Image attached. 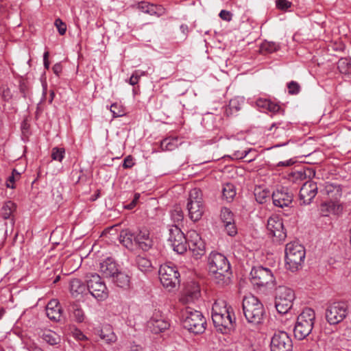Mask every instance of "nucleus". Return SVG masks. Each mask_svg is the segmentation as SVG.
Masks as SVG:
<instances>
[{"mask_svg": "<svg viewBox=\"0 0 351 351\" xmlns=\"http://www.w3.org/2000/svg\"><path fill=\"white\" fill-rule=\"evenodd\" d=\"M209 271L213 274L214 282L221 287L231 282L232 273L227 258L222 254L213 252L208 260Z\"/></svg>", "mask_w": 351, "mask_h": 351, "instance_id": "f257e3e1", "label": "nucleus"}, {"mask_svg": "<svg viewBox=\"0 0 351 351\" xmlns=\"http://www.w3.org/2000/svg\"><path fill=\"white\" fill-rule=\"evenodd\" d=\"M243 311L247 322L252 326H258L263 322L265 311L263 304L255 296H245L242 303Z\"/></svg>", "mask_w": 351, "mask_h": 351, "instance_id": "f03ea898", "label": "nucleus"}, {"mask_svg": "<svg viewBox=\"0 0 351 351\" xmlns=\"http://www.w3.org/2000/svg\"><path fill=\"white\" fill-rule=\"evenodd\" d=\"M315 319V311L311 308H306L298 316L293 328L294 337L298 340L305 339L311 332Z\"/></svg>", "mask_w": 351, "mask_h": 351, "instance_id": "7ed1b4c3", "label": "nucleus"}, {"mask_svg": "<svg viewBox=\"0 0 351 351\" xmlns=\"http://www.w3.org/2000/svg\"><path fill=\"white\" fill-rule=\"evenodd\" d=\"M184 328L194 334H202L205 331L206 321L202 313L186 306L182 313Z\"/></svg>", "mask_w": 351, "mask_h": 351, "instance_id": "20e7f679", "label": "nucleus"}, {"mask_svg": "<svg viewBox=\"0 0 351 351\" xmlns=\"http://www.w3.org/2000/svg\"><path fill=\"white\" fill-rule=\"evenodd\" d=\"M305 258L304 247L297 241L290 242L285 247L287 268L291 271L299 269Z\"/></svg>", "mask_w": 351, "mask_h": 351, "instance_id": "39448f33", "label": "nucleus"}, {"mask_svg": "<svg viewBox=\"0 0 351 351\" xmlns=\"http://www.w3.org/2000/svg\"><path fill=\"white\" fill-rule=\"evenodd\" d=\"M186 208L189 217L192 221H197L202 217L205 211V204L202 191L199 189L194 188L190 191Z\"/></svg>", "mask_w": 351, "mask_h": 351, "instance_id": "423d86ee", "label": "nucleus"}, {"mask_svg": "<svg viewBox=\"0 0 351 351\" xmlns=\"http://www.w3.org/2000/svg\"><path fill=\"white\" fill-rule=\"evenodd\" d=\"M295 298L294 291L286 286L275 289V307L280 314H285L291 308Z\"/></svg>", "mask_w": 351, "mask_h": 351, "instance_id": "0eeeda50", "label": "nucleus"}, {"mask_svg": "<svg viewBox=\"0 0 351 351\" xmlns=\"http://www.w3.org/2000/svg\"><path fill=\"white\" fill-rule=\"evenodd\" d=\"M348 314V304L346 302L338 301L329 304L325 312L326 321L330 325L341 322Z\"/></svg>", "mask_w": 351, "mask_h": 351, "instance_id": "6e6552de", "label": "nucleus"}, {"mask_svg": "<svg viewBox=\"0 0 351 351\" xmlns=\"http://www.w3.org/2000/svg\"><path fill=\"white\" fill-rule=\"evenodd\" d=\"M158 274L161 284L169 291H171L180 285V276L176 267L167 264L162 265Z\"/></svg>", "mask_w": 351, "mask_h": 351, "instance_id": "1a4fd4ad", "label": "nucleus"}, {"mask_svg": "<svg viewBox=\"0 0 351 351\" xmlns=\"http://www.w3.org/2000/svg\"><path fill=\"white\" fill-rule=\"evenodd\" d=\"M87 288L90 293L98 300H104L108 297L106 284L98 274H91L87 280Z\"/></svg>", "mask_w": 351, "mask_h": 351, "instance_id": "9d476101", "label": "nucleus"}, {"mask_svg": "<svg viewBox=\"0 0 351 351\" xmlns=\"http://www.w3.org/2000/svg\"><path fill=\"white\" fill-rule=\"evenodd\" d=\"M169 241L175 252L178 254H182L187 250L188 241L184 234L177 225L173 226L169 229Z\"/></svg>", "mask_w": 351, "mask_h": 351, "instance_id": "9b49d317", "label": "nucleus"}, {"mask_svg": "<svg viewBox=\"0 0 351 351\" xmlns=\"http://www.w3.org/2000/svg\"><path fill=\"white\" fill-rule=\"evenodd\" d=\"M267 228L276 242L283 241L287 237L282 219L278 215H273L268 219Z\"/></svg>", "mask_w": 351, "mask_h": 351, "instance_id": "f8f14e48", "label": "nucleus"}, {"mask_svg": "<svg viewBox=\"0 0 351 351\" xmlns=\"http://www.w3.org/2000/svg\"><path fill=\"white\" fill-rule=\"evenodd\" d=\"M270 348L271 351H292L293 342L286 332L279 331L272 337Z\"/></svg>", "mask_w": 351, "mask_h": 351, "instance_id": "ddd939ff", "label": "nucleus"}, {"mask_svg": "<svg viewBox=\"0 0 351 351\" xmlns=\"http://www.w3.org/2000/svg\"><path fill=\"white\" fill-rule=\"evenodd\" d=\"M250 276L252 283L257 287H263L274 281L271 271L263 267H253Z\"/></svg>", "mask_w": 351, "mask_h": 351, "instance_id": "4468645a", "label": "nucleus"}, {"mask_svg": "<svg viewBox=\"0 0 351 351\" xmlns=\"http://www.w3.org/2000/svg\"><path fill=\"white\" fill-rule=\"evenodd\" d=\"M214 326L223 334L230 332L234 328L235 317L232 311L212 317Z\"/></svg>", "mask_w": 351, "mask_h": 351, "instance_id": "2eb2a0df", "label": "nucleus"}, {"mask_svg": "<svg viewBox=\"0 0 351 351\" xmlns=\"http://www.w3.org/2000/svg\"><path fill=\"white\" fill-rule=\"evenodd\" d=\"M190 238L187 247L192 252L193 256L198 259L205 253V243L195 232L191 233Z\"/></svg>", "mask_w": 351, "mask_h": 351, "instance_id": "dca6fc26", "label": "nucleus"}, {"mask_svg": "<svg viewBox=\"0 0 351 351\" xmlns=\"http://www.w3.org/2000/svg\"><path fill=\"white\" fill-rule=\"evenodd\" d=\"M317 183L308 180L306 181L301 187L300 191V199L302 204L307 205L309 204L317 193Z\"/></svg>", "mask_w": 351, "mask_h": 351, "instance_id": "f3484780", "label": "nucleus"}, {"mask_svg": "<svg viewBox=\"0 0 351 351\" xmlns=\"http://www.w3.org/2000/svg\"><path fill=\"white\" fill-rule=\"evenodd\" d=\"M293 195L287 189H278L272 194L273 203L280 208L288 207L293 202Z\"/></svg>", "mask_w": 351, "mask_h": 351, "instance_id": "a211bd4d", "label": "nucleus"}, {"mask_svg": "<svg viewBox=\"0 0 351 351\" xmlns=\"http://www.w3.org/2000/svg\"><path fill=\"white\" fill-rule=\"evenodd\" d=\"M154 245V241L150 237L149 230H141L135 234L134 245L137 246L144 252L149 250Z\"/></svg>", "mask_w": 351, "mask_h": 351, "instance_id": "6ab92c4d", "label": "nucleus"}, {"mask_svg": "<svg viewBox=\"0 0 351 351\" xmlns=\"http://www.w3.org/2000/svg\"><path fill=\"white\" fill-rule=\"evenodd\" d=\"M200 296V288L195 282L189 283L184 291V293L180 298L182 304H190L197 300Z\"/></svg>", "mask_w": 351, "mask_h": 351, "instance_id": "aec40b11", "label": "nucleus"}, {"mask_svg": "<svg viewBox=\"0 0 351 351\" xmlns=\"http://www.w3.org/2000/svg\"><path fill=\"white\" fill-rule=\"evenodd\" d=\"M138 8L143 12L157 17L164 15L166 12L165 8L162 5L152 4L145 1L139 3L138 4Z\"/></svg>", "mask_w": 351, "mask_h": 351, "instance_id": "412c9836", "label": "nucleus"}, {"mask_svg": "<svg viewBox=\"0 0 351 351\" xmlns=\"http://www.w3.org/2000/svg\"><path fill=\"white\" fill-rule=\"evenodd\" d=\"M118 271L117 264L110 257L107 258L100 263V272L106 278H112Z\"/></svg>", "mask_w": 351, "mask_h": 351, "instance_id": "4be33fe9", "label": "nucleus"}, {"mask_svg": "<svg viewBox=\"0 0 351 351\" xmlns=\"http://www.w3.org/2000/svg\"><path fill=\"white\" fill-rule=\"evenodd\" d=\"M169 327V322L165 319L158 317L157 315L156 316H153L148 322V328L153 333L155 334L162 332L168 329Z\"/></svg>", "mask_w": 351, "mask_h": 351, "instance_id": "5701e85b", "label": "nucleus"}, {"mask_svg": "<svg viewBox=\"0 0 351 351\" xmlns=\"http://www.w3.org/2000/svg\"><path fill=\"white\" fill-rule=\"evenodd\" d=\"M46 315L49 319L53 322L60 320L62 315V308L56 300H51L46 307Z\"/></svg>", "mask_w": 351, "mask_h": 351, "instance_id": "b1692460", "label": "nucleus"}, {"mask_svg": "<svg viewBox=\"0 0 351 351\" xmlns=\"http://www.w3.org/2000/svg\"><path fill=\"white\" fill-rule=\"evenodd\" d=\"M40 338L50 346H57L60 343L61 337L56 332L49 330H40L38 332Z\"/></svg>", "mask_w": 351, "mask_h": 351, "instance_id": "393cba45", "label": "nucleus"}, {"mask_svg": "<svg viewBox=\"0 0 351 351\" xmlns=\"http://www.w3.org/2000/svg\"><path fill=\"white\" fill-rule=\"evenodd\" d=\"M87 289V284H84L80 279L73 278L70 280L69 291L73 297L77 298L85 293Z\"/></svg>", "mask_w": 351, "mask_h": 351, "instance_id": "a878e982", "label": "nucleus"}, {"mask_svg": "<svg viewBox=\"0 0 351 351\" xmlns=\"http://www.w3.org/2000/svg\"><path fill=\"white\" fill-rule=\"evenodd\" d=\"M134 238L135 234L129 229L123 230L119 234L120 242L129 250H132L134 246Z\"/></svg>", "mask_w": 351, "mask_h": 351, "instance_id": "bb28decb", "label": "nucleus"}, {"mask_svg": "<svg viewBox=\"0 0 351 351\" xmlns=\"http://www.w3.org/2000/svg\"><path fill=\"white\" fill-rule=\"evenodd\" d=\"M232 311L231 307L227 306V303L223 300H217L213 304L211 317L221 315V314Z\"/></svg>", "mask_w": 351, "mask_h": 351, "instance_id": "cd10ccee", "label": "nucleus"}, {"mask_svg": "<svg viewBox=\"0 0 351 351\" xmlns=\"http://www.w3.org/2000/svg\"><path fill=\"white\" fill-rule=\"evenodd\" d=\"M68 311L73 313L74 319L77 322L81 323L84 322L85 315L80 304L74 302H70Z\"/></svg>", "mask_w": 351, "mask_h": 351, "instance_id": "c85d7f7f", "label": "nucleus"}, {"mask_svg": "<svg viewBox=\"0 0 351 351\" xmlns=\"http://www.w3.org/2000/svg\"><path fill=\"white\" fill-rule=\"evenodd\" d=\"M99 337L108 343L114 342L117 337L110 325L104 326L99 331Z\"/></svg>", "mask_w": 351, "mask_h": 351, "instance_id": "c756f323", "label": "nucleus"}, {"mask_svg": "<svg viewBox=\"0 0 351 351\" xmlns=\"http://www.w3.org/2000/svg\"><path fill=\"white\" fill-rule=\"evenodd\" d=\"M112 279L113 282L119 287L127 288L130 285V278L125 272L118 271Z\"/></svg>", "mask_w": 351, "mask_h": 351, "instance_id": "7c9ffc66", "label": "nucleus"}, {"mask_svg": "<svg viewBox=\"0 0 351 351\" xmlns=\"http://www.w3.org/2000/svg\"><path fill=\"white\" fill-rule=\"evenodd\" d=\"M179 144L178 137H167L160 142L162 151H173L176 149Z\"/></svg>", "mask_w": 351, "mask_h": 351, "instance_id": "2f4dec72", "label": "nucleus"}, {"mask_svg": "<svg viewBox=\"0 0 351 351\" xmlns=\"http://www.w3.org/2000/svg\"><path fill=\"white\" fill-rule=\"evenodd\" d=\"M136 264L138 268L143 272H149L152 270L151 261L145 256L138 255L136 258Z\"/></svg>", "mask_w": 351, "mask_h": 351, "instance_id": "473e14b6", "label": "nucleus"}, {"mask_svg": "<svg viewBox=\"0 0 351 351\" xmlns=\"http://www.w3.org/2000/svg\"><path fill=\"white\" fill-rule=\"evenodd\" d=\"M16 206L12 202H6L2 206L1 210V215L4 219H9L13 213L16 210Z\"/></svg>", "mask_w": 351, "mask_h": 351, "instance_id": "72a5a7b5", "label": "nucleus"}, {"mask_svg": "<svg viewBox=\"0 0 351 351\" xmlns=\"http://www.w3.org/2000/svg\"><path fill=\"white\" fill-rule=\"evenodd\" d=\"M223 197L228 202H230L236 195V189L234 186L230 183L223 184L222 189Z\"/></svg>", "mask_w": 351, "mask_h": 351, "instance_id": "f704fd0d", "label": "nucleus"}, {"mask_svg": "<svg viewBox=\"0 0 351 351\" xmlns=\"http://www.w3.org/2000/svg\"><path fill=\"white\" fill-rule=\"evenodd\" d=\"M254 196L256 202L263 204L269 198V191L258 187L254 190Z\"/></svg>", "mask_w": 351, "mask_h": 351, "instance_id": "c9c22d12", "label": "nucleus"}, {"mask_svg": "<svg viewBox=\"0 0 351 351\" xmlns=\"http://www.w3.org/2000/svg\"><path fill=\"white\" fill-rule=\"evenodd\" d=\"M171 217L173 222L176 223V225L178 226L184 219V213L182 208L178 206H175L171 213Z\"/></svg>", "mask_w": 351, "mask_h": 351, "instance_id": "e433bc0d", "label": "nucleus"}, {"mask_svg": "<svg viewBox=\"0 0 351 351\" xmlns=\"http://www.w3.org/2000/svg\"><path fill=\"white\" fill-rule=\"evenodd\" d=\"M338 69L341 73H351V63L346 58H341L338 62Z\"/></svg>", "mask_w": 351, "mask_h": 351, "instance_id": "4c0bfd02", "label": "nucleus"}, {"mask_svg": "<svg viewBox=\"0 0 351 351\" xmlns=\"http://www.w3.org/2000/svg\"><path fill=\"white\" fill-rule=\"evenodd\" d=\"M335 208V203L333 202H327L321 204L320 211L323 216H328L329 213L334 212Z\"/></svg>", "mask_w": 351, "mask_h": 351, "instance_id": "58836bf2", "label": "nucleus"}, {"mask_svg": "<svg viewBox=\"0 0 351 351\" xmlns=\"http://www.w3.org/2000/svg\"><path fill=\"white\" fill-rule=\"evenodd\" d=\"M110 111L112 113L113 117H120L125 114V109L123 106L114 103L110 106Z\"/></svg>", "mask_w": 351, "mask_h": 351, "instance_id": "ea45409f", "label": "nucleus"}, {"mask_svg": "<svg viewBox=\"0 0 351 351\" xmlns=\"http://www.w3.org/2000/svg\"><path fill=\"white\" fill-rule=\"evenodd\" d=\"M261 50L268 53L275 52L280 49V45L274 42H265L261 45Z\"/></svg>", "mask_w": 351, "mask_h": 351, "instance_id": "a19ab883", "label": "nucleus"}, {"mask_svg": "<svg viewBox=\"0 0 351 351\" xmlns=\"http://www.w3.org/2000/svg\"><path fill=\"white\" fill-rule=\"evenodd\" d=\"M65 149L62 147H55L51 150V158L61 162L64 157Z\"/></svg>", "mask_w": 351, "mask_h": 351, "instance_id": "79ce46f5", "label": "nucleus"}, {"mask_svg": "<svg viewBox=\"0 0 351 351\" xmlns=\"http://www.w3.org/2000/svg\"><path fill=\"white\" fill-rule=\"evenodd\" d=\"M311 171L310 169H302L300 171H295L291 173L292 177L295 180H303L307 176H310Z\"/></svg>", "mask_w": 351, "mask_h": 351, "instance_id": "37998d69", "label": "nucleus"}, {"mask_svg": "<svg viewBox=\"0 0 351 351\" xmlns=\"http://www.w3.org/2000/svg\"><path fill=\"white\" fill-rule=\"evenodd\" d=\"M221 219L223 224L234 221L232 213L226 208L221 210Z\"/></svg>", "mask_w": 351, "mask_h": 351, "instance_id": "c03bdc74", "label": "nucleus"}, {"mask_svg": "<svg viewBox=\"0 0 351 351\" xmlns=\"http://www.w3.org/2000/svg\"><path fill=\"white\" fill-rule=\"evenodd\" d=\"M55 93L53 89H43V99L49 104L53 100Z\"/></svg>", "mask_w": 351, "mask_h": 351, "instance_id": "a18cd8bd", "label": "nucleus"}, {"mask_svg": "<svg viewBox=\"0 0 351 351\" xmlns=\"http://www.w3.org/2000/svg\"><path fill=\"white\" fill-rule=\"evenodd\" d=\"M225 227V230L227 234L231 237H233L237 234V229L235 226L234 221L228 222L227 223L223 224Z\"/></svg>", "mask_w": 351, "mask_h": 351, "instance_id": "49530a36", "label": "nucleus"}, {"mask_svg": "<svg viewBox=\"0 0 351 351\" xmlns=\"http://www.w3.org/2000/svg\"><path fill=\"white\" fill-rule=\"evenodd\" d=\"M292 3L288 0H276V8L280 10H287L288 8H291Z\"/></svg>", "mask_w": 351, "mask_h": 351, "instance_id": "de8ad7c7", "label": "nucleus"}, {"mask_svg": "<svg viewBox=\"0 0 351 351\" xmlns=\"http://www.w3.org/2000/svg\"><path fill=\"white\" fill-rule=\"evenodd\" d=\"M252 152H253L252 149H248L243 150V151L237 150L233 153L232 156L234 158L238 159V160L239 159H245V158H247V155L251 154Z\"/></svg>", "mask_w": 351, "mask_h": 351, "instance_id": "09e8293b", "label": "nucleus"}, {"mask_svg": "<svg viewBox=\"0 0 351 351\" xmlns=\"http://www.w3.org/2000/svg\"><path fill=\"white\" fill-rule=\"evenodd\" d=\"M55 25L58 29V31L60 35H64L66 31V25L60 19H57L55 21Z\"/></svg>", "mask_w": 351, "mask_h": 351, "instance_id": "8fccbe9b", "label": "nucleus"}, {"mask_svg": "<svg viewBox=\"0 0 351 351\" xmlns=\"http://www.w3.org/2000/svg\"><path fill=\"white\" fill-rule=\"evenodd\" d=\"M19 178H20V173H18L15 169H14L12 171V176H10L8 179L7 186L14 189V180L16 178L18 179Z\"/></svg>", "mask_w": 351, "mask_h": 351, "instance_id": "3c124183", "label": "nucleus"}, {"mask_svg": "<svg viewBox=\"0 0 351 351\" xmlns=\"http://www.w3.org/2000/svg\"><path fill=\"white\" fill-rule=\"evenodd\" d=\"M134 162H133V157L132 156H128L123 160V167L124 169L131 168L134 166Z\"/></svg>", "mask_w": 351, "mask_h": 351, "instance_id": "603ef678", "label": "nucleus"}, {"mask_svg": "<svg viewBox=\"0 0 351 351\" xmlns=\"http://www.w3.org/2000/svg\"><path fill=\"white\" fill-rule=\"evenodd\" d=\"M219 16L224 21H230L232 20V14L229 11L222 10L219 13Z\"/></svg>", "mask_w": 351, "mask_h": 351, "instance_id": "864d4df0", "label": "nucleus"}, {"mask_svg": "<svg viewBox=\"0 0 351 351\" xmlns=\"http://www.w3.org/2000/svg\"><path fill=\"white\" fill-rule=\"evenodd\" d=\"M280 109H281V108L278 104L273 103L271 101H269V106H267V110H268L269 111L274 112V113L279 112Z\"/></svg>", "mask_w": 351, "mask_h": 351, "instance_id": "5fc2aeb1", "label": "nucleus"}, {"mask_svg": "<svg viewBox=\"0 0 351 351\" xmlns=\"http://www.w3.org/2000/svg\"><path fill=\"white\" fill-rule=\"evenodd\" d=\"M270 100L266 99H258L256 100V105L257 106L263 108H267V106H269V102Z\"/></svg>", "mask_w": 351, "mask_h": 351, "instance_id": "6e6d98bb", "label": "nucleus"}, {"mask_svg": "<svg viewBox=\"0 0 351 351\" xmlns=\"http://www.w3.org/2000/svg\"><path fill=\"white\" fill-rule=\"evenodd\" d=\"M140 76L138 75L137 72L136 71L134 73L132 76L130 77L129 80V83L132 86H134L137 84L138 80H139Z\"/></svg>", "mask_w": 351, "mask_h": 351, "instance_id": "4d7b16f0", "label": "nucleus"}, {"mask_svg": "<svg viewBox=\"0 0 351 351\" xmlns=\"http://www.w3.org/2000/svg\"><path fill=\"white\" fill-rule=\"evenodd\" d=\"M335 189L338 191V187L337 186H335L332 184L326 183L325 190L328 195L332 193Z\"/></svg>", "mask_w": 351, "mask_h": 351, "instance_id": "13d9d810", "label": "nucleus"}, {"mask_svg": "<svg viewBox=\"0 0 351 351\" xmlns=\"http://www.w3.org/2000/svg\"><path fill=\"white\" fill-rule=\"evenodd\" d=\"M52 70L56 75H59L62 70V64L60 63L55 64L52 67Z\"/></svg>", "mask_w": 351, "mask_h": 351, "instance_id": "bf43d9fd", "label": "nucleus"}, {"mask_svg": "<svg viewBox=\"0 0 351 351\" xmlns=\"http://www.w3.org/2000/svg\"><path fill=\"white\" fill-rule=\"evenodd\" d=\"M253 152L251 154L247 155V158H245V161L247 162H250L256 159L257 157V153L255 149H252Z\"/></svg>", "mask_w": 351, "mask_h": 351, "instance_id": "052dcab7", "label": "nucleus"}, {"mask_svg": "<svg viewBox=\"0 0 351 351\" xmlns=\"http://www.w3.org/2000/svg\"><path fill=\"white\" fill-rule=\"evenodd\" d=\"M49 56V52L48 51H45L43 54V63L44 66L48 69L49 67V61L48 60Z\"/></svg>", "mask_w": 351, "mask_h": 351, "instance_id": "680f3d73", "label": "nucleus"}, {"mask_svg": "<svg viewBox=\"0 0 351 351\" xmlns=\"http://www.w3.org/2000/svg\"><path fill=\"white\" fill-rule=\"evenodd\" d=\"M295 162L292 159L287 160L283 162H279L277 164V167H289L292 165Z\"/></svg>", "mask_w": 351, "mask_h": 351, "instance_id": "e2e57ef3", "label": "nucleus"}, {"mask_svg": "<svg viewBox=\"0 0 351 351\" xmlns=\"http://www.w3.org/2000/svg\"><path fill=\"white\" fill-rule=\"evenodd\" d=\"M75 337L77 339L81 341L86 339V336L81 331H77L75 332Z\"/></svg>", "mask_w": 351, "mask_h": 351, "instance_id": "0e129e2a", "label": "nucleus"}, {"mask_svg": "<svg viewBox=\"0 0 351 351\" xmlns=\"http://www.w3.org/2000/svg\"><path fill=\"white\" fill-rule=\"evenodd\" d=\"M287 88H300V85L295 81H291L287 84Z\"/></svg>", "mask_w": 351, "mask_h": 351, "instance_id": "69168bd1", "label": "nucleus"}, {"mask_svg": "<svg viewBox=\"0 0 351 351\" xmlns=\"http://www.w3.org/2000/svg\"><path fill=\"white\" fill-rule=\"evenodd\" d=\"M9 92H10V89H4L3 90V91L2 93V97L5 99H8V98L10 97Z\"/></svg>", "mask_w": 351, "mask_h": 351, "instance_id": "338daca9", "label": "nucleus"}, {"mask_svg": "<svg viewBox=\"0 0 351 351\" xmlns=\"http://www.w3.org/2000/svg\"><path fill=\"white\" fill-rule=\"evenodd\" d=\"M136 200V198L135 199H134V200H133V201H132L130 204H128V205L127 206V208H128V209H132V208H133L134 207V206H135Z\"/></svg>", "mask_w": 351, "mask_h": 351, "instance_id": "774afa93", "label": "nucleus"}]
</instances>
